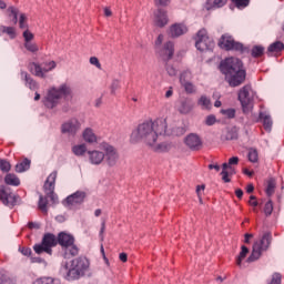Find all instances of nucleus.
Returning <instances> with one entry per match:
<instances>
[{
    "mask_svg": "<svg viewBox=\"0 0 284 284\" xmlns=\"http://www.w3.org/2000/svg\"><path fill=\"white\" fill-rule=\"evenodd\" d=\"M248 161H251V163H256L258 161V151L251 149L248 151Z\"/></svg>",
    "mask_w": 284,
    "mask_h": 284,
    "instance_id": "obj_45",
    "label": "nucleus"
},
{
    "mask_svg": "<svg viewBox=\"0 0 284 284\" xmlns=\"http://www.w3.org/2000/svg\"><path fill=\"white\" fill-rule=\"evenodd\" d=\"M19 252L22 253L23 256H30L32 254V248L30 247H19Z\"/></svg>",
    "mask_w": 284,
    "mask_h": 284,
    "instance_id": "obj_52",
    "label": "nucleus"
},
{
    "mask_svg": "<svg viewBox=\"0 0 284 284\" xmlns=\"http://www.w3.org/2000/svg\"><path fill=\"white\" fill-rule=\"evenodd\" d=\"M21 79L26 82V87L29 90H39V83L28 74L26 71H21Z\"/></svg>",
    "mask_w": 284,
    "mask_h": 284,
    "instance_id": "obj_24",
    "label": "nucleus"
},
{
    "mask_svg": "<svg viewBox=\"0 0 284 284\" xmlns=\"http://www.w3.org/2000/svg\"><path fill=\"white\" fill-rule=\"evenodd\" d=\"M172 0H154L155 6H160L161 8H168Z\"/></svg>",
    "mask_w": 284,
    "mask_h": 284,
    "instance_id": "obj_51",
    "label": "nucleus"
},
{
    "mask_svg": "<svg viewBox=\"0 0 284 284\" xmlns=\"http://www.w3.org/2000/svg\"><path fill=\"white\" fill-rule=\"evenodd\" d=\"M184 143L189 150H192L193 152H196L203 148V141L201 140V136L196 133H190L184 139Z\"/></svg>",
    "mask_w": 284,
    "mask_h": 284,
    "instance_id": "obj_14",
    "label": "nucleus"
},
{
    "mask_svg": "<svg viewBox=\"0 0 284 284\" xmlns=\"http://www.w3.org/2000/svg\"><path fill=\"white\" fill-rule=\"evenodd\" d=\"M227 168H229V165H227V163H223L222 164V172H221V174H222V181H224V183H230V174L227 173Z\"/></svg>",
    "mask_w": 284,
    "mask_h": 284,
    "instance_id": "obj_42",
    "label": "nucleus"
},
{
    "mask_svg": "<svg viewBox=\"0 0 284 284\" xmlns=\"http://www.w3.org/2000/svg\"><path fill=\"white\" fill-rule=\"evenodd\" d=\"M90 63H91V65H95V68H98V70H101V62H99V58L91 57Z\"/></svg>",
    "mask_w": 284,
    "mask_h": 284,
    "instance_id": "obj_53",
    "label": "nucleus"
},
{
    "mask_svg": "<svg viewBox=\"0 0 284 284\" xmlns=\"http://www.w3.org/2000/svg\"><path fill=\"white\" fill-rule=\"evenodd\" d=\"M205 190V184L197 185L196 186V194L197 196H201V191L203 192Z\"/></svg>",
    "mask_w": 284,
    "mask_h": 284,
    "instance_id": "obj_61",
    "label": "nucleus"
},
{
    "mask_svg": "<svg viewBox=\"0 0 284 284\" xmlns=\"http://www.w3.org/2000/svg\"><path fill=\"white\" fill-rule=\"evenodd\" d=\"M260 119L263 122L264 130H266V132H272V125L274 123V122H272V116H270L267 114H264V113H261Z\"/></svg>",
    "mask_w": 284,
    "mask_h": 284,
    "instance_id": "obj_27",
    "label": "nucleus"
},
{
    "mask_svg": "<svg viewBox=\"0 0 284 284\" xmlns=\"http://www.w3.org/2000/svg\"><path fill=\"white\" fill-rule=\"evenodd\" d=\"M220 70L225 75V81L231 88H239L245 83L247 72L243 61L237 58H226L220 63Z\"/></svg>",
    "mask_w": 284,
    "mask_h": 284,
    "instance_id": "obj_3",
    "label": "nucleus"
},
{
    "mask_svg": "<svg viewBox=\"0 0 284 284\" xmlns=\"http://www.w3.org/2000/svg\"><path fill=\"white\" fill-rule=\"evenodd\" d=\"M270 245H272V233L266 232L254 241L252 253L247 258V263L258 261L263 255V252H267V250H270Z\"/></svg>",
    "mask_w": 284,
    "mask_h": 284,
    "instance_id": "obj_6",
    "label": "nucleus"
},
{
    "mask_svg": "<svg viewBox=\"0 0 284 284\" xmlns=\"http://www.w3.org/2000/svg\"><path fill=\"white\" fill-rule=\"evenodd\" d=\"M100 150L104 154V161L109 168H114L119 163V151L112 144L102 142Z\"/></svg>",
    "mask_w": 284,
    "mask_h": 284,
    "instance_id": "obj_7",
    "label": "nucleus"
},
{
    "mask_svg": "<svg viewBox=\"0 0 284 284\" xmlns=\"http://www.w3.org/2000/svg\"><path fill=\"white\" fill-rule=\"evenodd\" d=\"M169 19H168V11L163 10V9H158L154 12V17H153V23L158 27V28H165V24L169 23Z\"/></svg>",
    "mask_w": 284,
    "mask_h": 284,
    "instance_id": "obj_18",
    "label": "nucleus"
},
{
    "mask_svg": "<svg viewBox=\"0 0 284 284\" xmlns=\"http://www.w3.org/2000/svg\"><path fill=\"white\" fill-rule=\"evenodd\" d=\"M166 72H168L169 77H176V69L172 65L166 67Z\"/></svg>",
    "mask_w": 284,
    "mask_h": 284,
    "instance_id": "obj_56",
    "label": "nucleus"
},
{
    "mask_svg": "<svg viewBox=\"0 0 284 284\" xmlns=\"http://www.w3.org/2000/svg\"><path fill=\"white\" fill-rule=\"evenodd\" d=\"M72 152L75 156H84L88 153V146L85 144H77L72 146Z\"/></svg>",
    "mask_w": 284,
    "mask_h": 284,
    "instance_id": "obj_30",
    "label": "nucleus"
},
{
    "mask_svg": "<svg viewBox=\"0 0 284 284\" xmlns=\"http://www.w3.org/2000/svg\"><path fill=\"white\" fill-rule=\"evenodd\" d=\"M31 263H43V260L41 257H31Z\"/></svg>",
    "mask_w": 284,
    "mask_h": 284,
    "instance_id": "obj_63",
    "label": "nucleus"
},
{
    "mask_svg": "<svg viewBox=\"0 0 284 284\" xmlns=\"http://www.w3.org/2000/svg\"><path fill=\"white\" fill-rule=\"evenodd\" d=\"M250 205H252L253 207H256L258 205V202L256 201V196L251 195L250 196Z\"/></svg>",
    "mask_w": 284,
    "mask_h": 284,
    "instance_id": "obj_58",
    "label": "nucleus"
},
{
    "mask_svg": "<svg viewBox=\"0 0 284 284\" xmlns=\"http://www.w3.org/2000/svg\"><path fill=\"white\" fill-rule=\"evenodd\" d=\"M109 88H110L111 94L113 95L116 94V90H121V80L113 79Z\"/></svg>",
    "mask_w": 284,
    "mask_h": 284,
    "instance_id": "obj_33",
    "label": "nucleus"
},
{
    "mask_svg": "<svg viewBox=\"0 0 284 284\" xmlns=\"http://www.w3.org/2000/svg\"><path fill=\"white\" fill-rule=\"evenodd\" d=\"M235 195L237 196V199H243V190L241 189L235 190Z\"/></svg>",
    "mask_w": 284,
    "mask_h": 284,
    "instance_id": "obj_64",
    "label": "nucleus"
},
{
    "mask_svg": "<svg viewBox=\"0 0 284 284\" xmlns=\"http://www.w3.org/2000/svg\"><path fill=\"white\" fill-rule=\"evenodd\" d=\"M232 3H234L235 8L239 10H243L244 8H247L250 6V0H231Z\"/></svg>",
    "mask_w": 284,
    "mask_h": 284,
    "instance_id": "obj_38",
    "label": "nucleus"
},
{
    "mask_svg": "<svg viewBox=\"0 0 284 284\" xmlns=\"http://www.w3.org/2000/svg\"><path fill=\"white\" fill-rule=\"evenodd\" d=\"M82 139L85 143L93 145L94 143H99V136L94 133L92 128H87L82 132Z\"/></svg>",
    "mask_w": 284,
    "mask_h": 284,
    "instance_id": "obj_20",
    "label": "nucleus"
},
{
    "mask_svg": "<svg viewBox=\"0 0 284 284\" xmlns=\"http://www.w3.org/2000/svg\"><path fill=\"white\" fill-rule=\"evenodd\" d=\"M264 52H265V48H263L262 45H255L252 49V57L254 58L263 57Z\"/></svg>",
    "mask_w": 284,
    "mask_h": 284,
    "instance_id": "obj_41",
    "label": "nucleus"
},
{
    "mask_svg": "<svg viewBox=\"0 0 284 284\" xmlns=\"http://www.w3.org/2000/svg\"><path fill=\"white\" fill-rule=\"evenodd\" d=\"M119 258H120V261H122V263H128V254L126 253H120Z\"/></svg>",
    "mask_w": 284,
    "mask_h": 284,
    "instance_id": "obj_60",
    "label": "nucleus"
},
{
    "mask_svg": "<svg viewBox=\"0 0 284 284\" xmlns=\"http://www.w3.org/2000/svg\"><path fill=\"white\" fill-rule=\"evenodd\" d=\"M248 253H250V250L246 246H242V251L236 260V265H239V267H241V263H243V258H245V256H247Z\"/></svg>",
    "mask_w": 284,
    "mask_h": 284,
    "instance_id": "obj_37",
    "label": "nucleus"
},
{
    "mask_svg": "<svg viewBox=\"0 0 284 284\" xmlns=\"http://www.w3.org/2000/svg\"><path fill=\"white\" fill-rule=\"evenodd\" d=\"M90 270L88 257H75L70 262H62L60 273L67 281H79Z\"/></svg>",
    "mask_w": 284,
    "mask_h": 284,
    "instance_id": "obj_4",
    "label": "nucleus"
},
{
    "mask_svg": "<svg viewBox=\"0 0 284 284\" xmlns=\"http://www.w3.org/2000/svg\"><path fill=\"white\" fill-rule=\"evenodd\" d=\"M89 163L91 165H101L103 161H105V155L103 154V150H91L87 152Z\"/></svg>",
    "mask_w": 284,
    "mask_h": 284,
    "instance_id": "obj_16",
    "label": "nucleus"
},
{
    "mask_svg": "<svg viewBox=\"0 0 284 284\" xmlns=\"http://www.w3.org/2000/svg\"><path fill=\"white\" fill-rule=\"evenodd\" d=\"M0 284H14V280L10 277V273L6 270H0Z\"/></svg>",
    "mask_w": 284,
    "mask_h": 284,
    "instance_id": "obj_31",
    "label": "nucleus"
},
{
    "mask_svg": "<svg viewBox=\"0 0 284 284\" xmlns=\"http://www.w3.org/2000/svg\"><path fill=\"white\" fill-rule=\"evenodd\" d=\"M0 170L1 172L8 173L12 170V165L8 160L0 159Z\"/></svg>",
    "mask_w": 284,
    "mask_h": 284,
    "instance_id": "obj_36",
    "label": "nucleus"
},
{
    "mask_svg": "<svg viewBox=\"0 0 284 284\" xmlns=\"http://www.w3.org/2000/svg\"><path fill=\"white\" fill-rule=\"evenodd\" d=\"M281 281H282L281 273H274L272 275L271 281L267 284H281Z\"/></svg>",
    "mask_w": 284,
    "mask_h": 284,
    "instance_id": "obj_50",
    "label": "nucleus"
},
{
    "mask_svg": "<svg viewBox=\"0 0 284 284\" xmlns=\"http://www.w3.org/2000/svg\"><path fill=\"white\" fill-rule=\"evenodd\" d=\"M0 201L8 207H14L17 205V195L6 186L0 187Z\"/></svg>",
    "mask_w": 284,
    "mask_h": 284,
    "instance_id": "obj_13",
    "label": "nucleus"
},
{
    "mask_svg": "<svg viewBox=\"0 0 284 284\" xmlns=\"http://www.w3.org/2000/svg\"><path fill=\"white\" fill-rule=\"evenodd\" d=\"M195 48L200 52H207L214 48V41L207 36L205 29H201L195 37Z\"/></svg>",
    "mask_w": 284,
    "mask_h": 284,
    "instance_id": "obj_8",
    "label": "nucleus"
},
{
    "mask_svg": "<svg viewBox=\"0 0 284 284\" xmlns=\"http://www.w3.org/2000/svg\"><path fill=\"white\" fill-rule=\"evenodd\" d=\"M182 85L187 94H194L196 92V87L192 82H184Z\"/></svg>",
    "mask_w": 284,
    "mask_h": 284,
    "instance_id": "obj_46",
    "label": "nucleus"
},
{
    "mask_svg": "<svg viewBox=\"0 0 284 284\" xmlns=\"http://www.w3.org/2000/svg\"><path fill=\"white\" fill-rule=\"evenodd\" d=\"M2 34H8L10 37V39L17 38V31L13 27L0 26V37Z\"/></svg>",
    "mask_w": 284,
    "mask_h": 284,
    "instance_id": "obj_29",
    "label": "nucleus"
},
{
    "mask_svg": "<svg viewBox=\"0 0 284 284\" xmlns=\"http://www.w3.org/2000/svg\"><path fill=\"white\" fill-rule=\"evenodd\" d=\"M168 130L165 120L146 121L139 124L131 133V143H145L153 152H168L170 144L161 141Z\"/></svg>",
    "mask_w": 284,
    "mask_h": 284,
    "instance_id": "obj_1",
    "label": "nucleus"
},
{
    "mask_svg": "<svg viewBox=\"0 0 284 284\" xmlns=\"http://www.w3.org/2000/svg\"><path fill=\"white\" fill-rule=\"evenodd\" d=\"M4 183L7 185H12L13 187H19V185H21V180H19V176H17L14 173H8L4 176Z\"/></svg>",
    "mask_w": 284,
    "mask_h": 284,
    "instance_id": "obj_25",
    "label": "nucleus"
},
{
    "mask_svg": "<svg viewBox=\"0 0 284 284\" xmlns=\"http://www.w3.org/2000/svg\"><path fill=\"white\" fill-rule=\"evenodd\" d=\"M24 48L28 52H32L33 54L39 52V45L34 42H24Z\"/></svg>",
    "mask_w": 284,
    "mask_h": 284,
    "instance_id": "obj_40",
    "label": "nucleus"
},
{
    "mask_svg": "<svg viewBox=\"0 0 284 284\" xmlns=\"http://www.w3.org/2000/svg\"><path fill=\"white\" fill-rule=\"evenodd\" d=\"M19 28L21 30H28V16L26 13H20L19 16Z\"/></svg>",
    "mask_w": 284,
    "mask_h": 284,
    "instance_id": "obj_34",
    "label": "nucleus"
},
{
    "mask_svg": "<svg viewBox=\"0 0 284 284\" xmlns=\"http://www.w3.org/2000/svg\"><path fill=\"white\" fill-rule=\"evenodd\" d=\"M30 160L29 159H24L23 161L19 162L18 164H16V172H18L19 174H21L22 172H28V170H30Z\"/></svg>",
    "mask_w": 284,
    "mask_h": 284,
    "instance_id": "obj_28",
    "label": "nucleus"
},
{
    "mask_svg": "<svg viewBox=\"0 0 284 284\" xmlns=\"http://www.w3.org/2000/svg\"><path fill=\"white\" fill-rule=\"evenodd\" d=\"M197 105L201 108V110H212V101L207 95H202L197 100Z\"/></svg>",
    "mask_w": 284,
    "mask_h": 284,
    "instance_id": "obj_26",
    "label": "nucleus"
},
{
    "mask_svg": "<svg viewBox=\"0 0 284 284\" xmlns=\"http://www.w3.org/2000/svg\"><path fill=\"white\" fill-rule=\"evenodd\" d=\"M192 110H194V102L190 99L182 100L178 108L180 114H190Z\"/></svg>",
    "mask_w": 284,
    "mask_h": 284,
    "instance_id": "obj_22",
    "label": "nucleus"
},
{
    "mask_svg": "<svg viewBox=\"0 0 284 284\" xmlns=\"http://www.w3.org/2000/svg\"><path fill=\"white\" fill-rule=\"evenodd\" d=\"M226 164L229 165L227 169L231 168V165H239V156H233L229 159V163Z\"/></svg>",
    "mask_w": 284,
    "mask_h": 284,
    "instance_id": "obj_57",
    "label": "nucleus"
},
{
    "mask_svg": "<svg viewBox=\"0 0 284 284\" xmlns=\"http://www.w3.org/2000/svg\"><path fill=\"white\" fill-rule=\"evenodd\" d=\"M216 123V116L214 115H209L205 119V125H214Z\"/></svg>",
    "mask_w": 284,
    "mask_h": 284,
    "instance_id": "obj_55",
    "label": "nucleus"
},
{
    "mask_svg": "<svg viewBox=\"0 0 284 284\" xmlns=\"http://www.w3.org/2000/svg\"><path fill=\"white\" fill-rule=\"evenodd\" d=\"M250 92H252L251 85H244L239 92V101L242 104L243 112H250L252 110V97H250Z\"/></svg>",
    "mask_w": 284,
    "mask_h": 284,
    "instance_id": "obj_11",
    "label": "nucleus"
},
{
    "mask_svg": "<svg viewBox=\"0 0 284 284\" xmlns=\"http://www.w3.org/2000/svg\"><path fill=\"white\" fill-rule=\"evenodd\" d=\"M227 3V0H213V8H223Z\"/></svg>",
    "mask_w": 284,
    "mask_h": 284,
    "instance_id": "obj_54",
    "label": "nucleus"
},
{
    "mask_svg": "<svg viewBox=\"0 0 284 284\" xmlns=\"http://www.w3.org/2000/svg\"><path fill=\"white\" fill-rule=\"evenodd\" d=\"M8 12H10V14L13 17V23H19V9L14 6H10L8 8Z\"/></svg>",
    "mask_w": 284,
    "mask_h": 284,
    "instance_id": "obj_35",
    "label": "nucleus"
},
{
    "mask_svg": "<svg viewBox=\"0 0 284 284\" xmlns=\"http://www.w3.org/2000/svg\"><path fill=\"white\" fill-rule=\"evenodd\" d=\"M38 205H39V210H41V212H44V213L48 212V199L43 197V195H40Z\"/></svg>",
    "mask_w": 284,
    "mask_h": 284,
    "instance_id": "obj_44",
    "label": "nucleus"
},
{
    "mask_svg": "<svg viewBox=\"0 0 284 284\" xmlns=\"http://www.w3.org/2000/svg\"><path fill=\"white\" fill-rule=\"evenodd\" d=\"M22 37L24 39V43H30L34 40V33L30 32L28 29L22 33Z\"/></svg>",
    "mask_w": 284,
    "mask_h": 284,
    "instance_id": "obj_47",
    "label": "nucleus"
},
{
    "mask_svg": "<svg viewBox=\"0 0 284 284\" xmlns=\"http://www.w3.org/2000/svg\"><path fill=\"white\" fill-rule=\"evenodd\" d=\"M161 43H163V34L158 36V39L155 41V45H161Z\"/></svg>",
    "mask_w": 284,
    "mask_h": 284,
    "instance_id": "obj_62",
    "label": "nucleus"
},
{
    "mask_svg": "<svg viewBox=\"0 0 284 284\" xmlns=\"http://www.w3.org/2000/svg\"><path fill=\"white\" fill-rule=\"evenodd\" d=\"M161 57L163 61H170L172 57H174V42L169 41L164 44L162 51H161Z\"/></svg>",
    "mask_w": 284,
    "mask_h": 284,
    "instance_id": "obj_21",
    "label": "nucleus"
},
{
    "mask_svg": "<svg viewBox=\"0 0 284 284\" xmlns=\"http://www.w3.org/2000/svg\"><path fill=\"white\" fill-rule=\"evenodd\" d=\"M221 114L225 116L226 119H234L236 116V110L234 109H222Z\"/></svg>",
    "mask_w": 284,
    "mask_h": 284,
    "instance_id": "obj_43",
    "label": "nucleus"
},
{
    "mask_svg": "<svg viewBox=\"0 0 284 284\" xmlns=\"http://www.w3.org/2000/svg\"><path fill=\"white\" fill-rule=\"evenodd\" d=\"M72 87L69 83H62L59 87H51L44 98V105L45 108L52 110L53 108H57V105H59L61 99L68 101L72 99Z\"/></svg>",
    "mask_w": 284,
    "mask_h": 284,
    "instance_id": "obj_5",
    "label": "nucleus"
},
{
    "mask_svg": "<svg viewBox=\"0 0 284 284\" xmlns=\"http://www.w3.org/2000/svg\"><path fill=\"white\" fill-rule=\"evenodd\" d=\"M65 201L69 205H81V203L85 201V192L77 191L75 193L69 195Z\"/></svg>",
    "mask_w": 284,
    "mask_h": 284,
    "instance_id": "obj_19",
    "label": "nucleus"
},
{
    "mask_svg": "<svg viewBox=\"0 0 284 284\" xmlns=\"http://www.w3.org/2000/svg\"><path fill=\"white\" fill-rule=\"evenodd\" d=\"M284 51V43L281 41L273 42L267 48V54L268 57H276L277 54H281Z\"/></svg>",
    "mask_w": 284,
    "mask_h": 284,
    "instance_id": "obj_23",
    "label": "nucleus"
},
{
    "mask_svg": "<svg viewBox=\"0 0 284 284\" xmlns=\"http://www.w3.org/2000/svg\"><path fill=\"white\" fill-rule=\"evenodd\" d=\"M219 45L222 48V50H236L237 52L243 51V44L234 41V38L229 34L221 37Z\"/></svg>",
    "mask_w": 284,
    "mask_h": 284,
    "instance_id": "obj_12",
    "label": "nucleus"
},
{
    "mask_svg": "<svg viewBox=\"0 0 284 284\" xmlns=\"http://www.w3.org/2000/svg\"><path fill=\"white\" fill-rule=\"evenodd\" d=\"M57 176H58V172L53 171L47 178L44 185H43L47 196H49V199H51V201H53V203H57L59 201V197L57 196V194H54V185L57 183Z\"/></svg>",
    "mask_w": 284,
    "mask_h": 284,
    "instance_id": "obj_10",
    "label": "nucleus"
},
{
    "mask_svg": "<svg viewBox=\"0 0 284 284\" xmlns=\"http://www.w3.org/2000/svg\"><path fill=\"white\" fill-rule=\"evenodd\" d=\"M250 239H254V234H252V233H246V234L244 235V243L250 244Z\"/></svg>",
    "mask_w": 284,
    "mask_h": 284,
    "instance_id": "obj_59",
    "label": "nucleus"
},
{
    "mask_svg": "<svg viewBox=\"0 0 284 284\" xmlns=\"http://www.w3.org/2000/svg\"><path fill=\"white\" fill-rule=\"evenodd\" d=\"M61 130L63 134H71L72 136H74V134H77V132L81 130V122H79V120L77 119H71L62 124Z\"/></svg>",
    "mask_w": 284,
    "mask_h": 284,
    "instance_id": "obj_15",
    "label": "nucleus"
},
{
    "mask_svg": "<svg viewBox=\"0 0 284 284\" xmlns=\"http://www.w3.org/2000/svg\"><path fill=\"white\" fill-rule=\"evenodd\" d=\"M58 243L64 252V258L79 255V246L74 244V236L63 232L58 235V240L52 233L44 234L42 242L36 244L33 246V251L36 254H43L44 252L45 254H49V256H52V247H57Z\"/></svg>",
    "mask_w": 284,
    "mask_h": 284,
    "instance_id": "obj_2",
    "label": "nucleus"
},
{
    "mask_svg": "<svg viewBox=\"0 0 284 284\" xmlns=\"http://www.w3.org/2000/svg\"><path fill=\"white\" fill-rule=\"evenodd\" d=\"M275 189H276V184L274 183V181H268L267 186H266L267 196H272V194H274Z\"/></svg>",
    "mask_w": 284,
    "mask_h": 284,
    "instance_id": "obj_49",
    "label": "nucleus"
},
{
    "mask_svg": "<svg viewBox=\"0 0 284 284\" xmlns=\"http://www.w3.org/2000/svg\"><path fill=\"white\" fill-rule=\"evenodd\" d=\"M190 79H192V72H190L189 70L183 71V72L180 74V83H181V85H182L183 83L190 82Z\"/></svg>",
    "mask_w": 284,
    "mask_h": 284,
    "instance_id": "obj_39",
    "label": "nucleus"
},
{
    "mask_svg": "<svg viewBox=\"0 0 284 284\" xmlns=\"http://www.w3.org/2000/svg\"><path fill=\"white\" fill-rule=\"evenodd\" d=\"M33 284H61L59 280L52 277H41L38 278Z\"/></svg>",
    "mask_w": 284,
    "mask_h": 284,
    "instance_id": "obj_32",
    "label": "nucleus"
},
{
    "mask_svg": "<svg viewBox=\"0 0 284 284\" xmlns=\"http://www.w3.org/2000/svg\"><path fill=\"white\" fill-rule=\"evenodd\" d=\"M57 68L55 61L45 62L44 67H41V64L37 62H32L29 64V70L34 77H39L40 79H45V74L48 72H52Z\"/></svg>",
    "mask_w": 284,
    "mask_h": 284,
    "instance_id": "obj_9",
    "label": "nucleus"
},
{
    "mask_svg": "<svg viewBox=\"0 0 284 284\" xmlns=\"http://www.w3.org/2000/svg\"><path fill=\"white\" fill-rule=\"evenodd\" d=\"M272 212H274V204L272 203V201H268L265 203L264 213L266 216H271Z\"/></svg>",
    "mask_w": 284,
    "mask_h": 284,
    "instance_id": "obj_48",
    "label": "nucleus"
},
{
    "mask_svg": "<svg viewBox=\"0 0 284 284\" xmlns=\"http://www.w3.org/2000/svg\"><path fill=\"white\" fill-rule=\"evenodd\" d=\"M187 33V26L185 23H174L169 28V37L171 39H178V37H183Z\"/></svg>",
    "mask_w": 284,
    "mask_h": 284,
    "instance_id": "obj_17",
    "label": "nucleus"
}]
</instances>
